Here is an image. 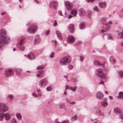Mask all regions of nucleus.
<instances>
[{"label": "nucleus", "mask_w": 123, "mask_h": 123, "mask_svg": "<svg viewBox=\"0 0 123 123\" xmlns=\"http://www.w3.org/2000/svg\"><path fill=\"white\" fill-rule=\"evenodd\" d=\"M34 1L36 2V3L39 4V2L37 0H34Z\"/></svg>", "instance_id": "nucleus-64"}, {"label": "nucleus", "mask_w": 123, "mask_h": 123, "mask_svg": "<svg viewBox=\"0 0 123 123\" xmlns=\"http://www.w3.org/2000/svg\"><path fill=\"white\" fill-rule=\"evenodd\" d=\"M16 73L18 74L19 75L22 72V70L20 69H17L15 70Z\"/></svg>", "instance_id": "nucleus-28"}, {"label": "nucleus", "mask_w": 123, "mask_h": 123, "mask_svg": "<svg viewBox=\"0 0 123 123\" xmlns=\"http://www.w3.org/2000/svg\"><path fill=\"white\" fill-rule=\"evenodd\" d=\"M79 15L80 16H84L85 12L84 10L82 8H80L79 9Z\"/></svg>", "instance_id": "nucleus-14"}, {"label": "nucleus", "mask_w": 123, "mask_h": 123, "mask_svg": "<svg viewBox=\"0 0 123 123\" xmlns=\"http://www.w3.org/2000/svg\"><path fill=\"white\" fill-rule=\"evenodd\" d=\"M65 5L67 9L68 10H69L71 9L73 7L72 4L70 2L68 1L65 2Z\"/></svg>", "instance_id": "nucleus-8"}, {"label": "nucleus", "mask_w": 123, "mask_h": 123, "mask_svg": "<svg viewBox=\"0 0 123 123\" xmlns=\"http://www.w3.org/2000/svg\"><path fill=\"white\" fill-rule=\"evenodd\" d=\"M60 108L62 109H64L65 110H67V107L65 104L63 103L61 104L59 106Z\"/></svg>", "instance_id": "nucleus-26"}, {"label": "nucleus", "mask_w": 123, "mask_h": 123, "mask_svg": "<svg viewBox=\"0 0 123 123\" xmlns=\"http://www.w3.org/2000/svg\"><path fill=\"white\" fill-rule=\"evenodd\" d=\"M52 41L54 43L55 47L56 46L57 41L56 40H52Z\"/></svg>", "instance_id": "nucleus-55"}, {"label": "nucleus", "mask_w": 123, "mask_h": 123, "mask_svg": "<svg viewBox=\"0 0 123 123\" xmlns=\"http://www.w3.org/2000/svg\"><path fill=\"white\" fill-rule=\"evenodd\" d=\"M4 118V113L0 112V121H2Z\"/></svg>", "instance_id": "nucleus-32"}, {"label": "nucleus", "mask_w": 123, "mask_h": 123, "mask_svg": "<svg viewBox=\"0 0 123 123\" xmlns=\"http://www.w3.org/2000/svg\"><path fill=\"white\" fill-rule=\"evenodd\" d=\"M99 84H102L104 85V82L102 81H101L99 83Z\"/></svg>", "instance_id": "nucleus-60"}, {"label": "nucleus", "mask_w": 123, "mask_h": 123, "mask_svg": "<svg viewBox=\"0 0 123 123\" xmlns=\"http://www.w3.org/2000/svg\"><path fill=\"white\" fill-rule=\"evenodd\" d=\"M49 33H50V31L49 30H48V31H47L46 32V33L47 35H48L49 34Z\"/></svg>", "instance_id": "nucleus-59"}, {"label": "nucleus", "mask_w": 123, "mask_h": 123, "mask_svg": "<svg viewBox=\"0 0 123 123\" xmlns=\"http://www.w3.org/2000/svg\"><path fill=\"white\" fill-rule=\"evenodd\" d=\"M108 105V103L106 101H102L101 104V105L104 107H106Z\"/></svg>", "instance_id": "nucleus-25"}, {"label": "nucleus", "mask_w": 123, "mask_h": 123, "mask_svg": "<svg viewBox=\"0 0 123 123\" xmlns=\"http://www.w3.org/2000/svg\"><path fill=\"white\" fill-rule=\"evenodd\" d=\"M7 97L10 100H11L14 98V97L12 95L9 94L8 95Z\"/></svg>", "instance_id": "nucleus-34"}, {"label": "nucleus", "mask_w": 123, "mask_h": 123, "mask_svg": "<svg viewBox=\"0 0 123 123\" xmlns=\"http://www.w3.org/2000/svg\"><path fill=\"white\" fill-rule=\"evenodd\" d=\"M53 25L54 26H56L57 25V22L56 20H55L54 22L53 23Z\"/></svg>", "instance_id": "nucleus-49"}, {"label": "nucleus", "mask_w": 123, "mask_h": 123, "mask_svg": "<svg viewBox=\"0 0 123 123\" xmlns=\"http://www.w3.org/2000/svg\"><path fill=\"white\" fill-rule=\"evenodd\" d=\"M55 53L53 52L50 55V57L51 58H53L54 57V56Z\"/></svg>", "instance_id": "nucleus-47"}, {"label": "nucleus", "mask_w": 123, "mask_h": 123, "mask_svg": "<svg viewBox=\"0 0 123 123\" xmlns=\"http://www.w3.org/2000/svg\"><path fill=\"white\" fill-rule=\"evenodd\" d=\"M44 68V67L42 65L38 66L37 67V70L42 69Z\"/></svg>", "instance_id": "nucleus-43"}, {"label": "nucleus", "mask_w": 123, "mask_h": 123, "mask_svg": "<svg viewBox=\"0 0 123 123\" xmlns=\"http://www.w3.org/2000/svg\"><path fill=\"white\" fill-rule=\"evenodd\" d=\"M56 33L57 36V37L60 40H62V34L61 33L60 31H56Z\"/></svg>", "instance_id": "nucleus-21"}, {"label": "nucleus", "mask_w": 123, "mask_h": 123, "mask_svg": "<svg viewBox=\"0 0 123 123\" xmlns=\"http://www.w3.org/2000/svg\"><path fill=\"white\" fill-rule=\"evenodd\" d=\"M58 3L57 1L55 0H53L49 4V7L51 8L54 7L56 9V6L57 5Z\"/></svg>", "instance_id": "nucleus-9"}, {"label": "nucleus", "mask_w": 123, "mask_h": 123, "mask_svg": "<svg viewBox=\"0 0 123 123\" xmlns=\"http://www.w3.org/2000/svg\"><path fill=\"white\" fill-rule=\"evenodd\" d=\"M110 61V62H115L116 60L115 59H113V57L112 56H111L109 59Z\"/></svg>", "instance_id": "nucleus-42"}, {"label": "nucleus", "mask_w": 123, "mask_h": 123, "mask_svg": "<svg viewBox=\"0 0 123 123\" xmlns=\"http://www.w3.org/2000/svg\"><path fill=\"white\" fill-rule=\"evenodd\" d=\"M71 61V57L67 56L62 58L60 60L59 63L62 65H66L69 64Z\"/></svg>", "instance_id": "nucleus-2"}, {"label": "nucleus", "mask_w": 123, "mask_h": 123, "mask_svg": "<svg viewBox=\"0 0 123 123\" xmlns=\"http://www.w3.org/2000/svg\"><path fill=\"white\" fill-rule=\"evenodd\" d=\"M77 118V116L76 115H75L72 118L71 120L72 121H74L76 120Z\"/></svg>", "instance_id": "nucleus-40"}, {"label": "nucleus", "mask_w": 123, "mask_h": 123, "mask_svg": "<svg viewBox=\"0 0 123 123\" xmlns=\"http://www.w3.org/2000/svg\"><path fill=\"white\" fill-rule=\"evenodd\" d=\"M100 7L105 8L106 6V3L105 2H100L98 3Z\"/></svg>", "instance_id": "nucleus-18"}, {"label": "nucleus", "mask_w": 123, "mask_h": 123, "mask_svg": "<svg viewBox=\"0 0 123 123\" xmlns=\"http://www.w3.org/2000/svg\"><path fill=\"white\" fill-rule=\"evenodd\" d=\"M117 98L120 99H123V92H120L119 93V95Z\"/></svg>", "instance_id": "nucleus-24"}, {"label": "nucleus", "mask_w": 123, "mask_h": 123, "mask_svg": "<svg viewBox=\"0 0 123 123\" xmlns=\"http://www.w3.org/2000/svg\"><path fill=\"white\" fill-rule=\"evenodd\" d=\"M118 38L120 39H121L123 38V31L119 33V36Z\"/></svg>", "instance_id": "nucleus-31"}, {"label": "nucleus", "mask_w": 123, "mask_h": 123, "mask_svg": "<svg viewBox=\"0 0 123 123\" xmlns=\"http://www.w3.org/2000/svg\"><path fill=\"white\" fill-rule=\"evenodd\" d=\"M74 16L73 15H68V18L69 19L70 18H72V17H73L74 16Z\"/></svg>", "instance_id": "nucleus-53"}, {"label": "nucleus", "mask_w": 123, "mask_h": 123, "mask_svg": "<svg viewBox=\"0 0 123 123\" xmlns=\"http://www.w3.org/2000/svg\"><path fill=\"white\" fill-rule=\"evenodd\" d=\"M96 74L99 77V75L102 74V69L98 68L97 69L95 72Z\"/></svg>", "instance_id": "nucleus-20"}, {"label": "nucleus", "mask_w": 123, "mask_h": 123, "mask_svg": "<svg viewBox=\"0 0 123 123\" xmlns=\"http://www.w3.org/2000/svg\"><path fill=\"white\" fill-rule=\"evenodd\" d=\"M110 26H108L107 27H106L105 28V30H101V32L103 33L105 32L106 31H108L110 29Z\"/></svg>", "instance_id": "nucleus-36"}, {"label": "nucleus", "mask_w": 123, "mask_h": 123, "mask_svg": "<svg viewBox=\"0 0 123 123\" xmlns=\"http://www.w3.org/2000/svg\"><path fill=\"white\" fill-rule=\"evenodd\" d=\"M68 28L70 32L72 33L74 30V26L73 24H71L69 25Z\"/></svg>", "instance_id": "nucleus-16"}, {"label": "nucleus", "mask_w": 123, "mask_h": 123, "mask_svg": "<svg viewBox=\"0 0 123 123\" xmlns=\"http://www.w3.org/2000/svg\"><path fill=\"white\" fill-rule=\"evenodd\" d=\"M93 9L94 11H96L97 12H99V10L98 9V7L96 6L94 7Z\"/></svg>", "instance_id": "nucleus-41"}, {"label": "nucleus", "mask_w": 123, "mask_h": 123, "mask_svg": "<svg viewBox=\"0 0 123 123\" xmlns=\"http://www.w3.org/2000/svg\"><path fill=\"white\" fill-rule=\"evenodd\" d=\"M46 90L48 91H51L52 90V88L50 87H47Z\"/></svg>", "instance_id": "nucleus-46"}, {"label": "nucleus", "mask_w": 123, "mask_h": 123, "mask_svg": "<svg viewBox=\"0 0 123 123\" xmlns=\"http://www.w3.org/2000/svg\"><path fill=\"white\" fill-rule=\"evenodd\" d=\"M73 81L74 82H76L77 81V80L76 78H74L73 79Z\"/></svg>", "instance_id": "nucleus-62"}, {"label": "nucleus", "mask_w": 123, "mask_h": 123, "mask_svg": "<svg viewBox=\"0 0 123 123\" xmlns=\"http://www.w3.org/2000/svg\"><path fill=\"white\" fill-rule=\"evenodd\" d=\"M77 87L76 86H75L74 87H70L68 88L69 89L71 90L73 92L75 91L77 89Z\"/></svg>", "instance_id": "nucleus-29"}, {"label": "nucleus", "mask_w": 123, "mask_h": 123, "mask_svg": "<svg viewBox=\"0 0 123 123\" xmlns=\"http://www.w3.org/2000/svg\"><path fill=\"white\" fill-rule=\"evenodd\" d=\"M96 96L98 99H102L103 98L104 95L101 92L98 91L96 93Z\"/></svg>", "instance_id": "nucleus-10"}, {"label": "nucleus", "mask_w": 123, "mask_h": 123, "mask_svg": "<svg viewBox=\"0 0 123 123\" xmlns=\"http://www.w3.org/2000/svg\"><path fill=\"white\" fill-rule=\"evenodd\" d=\"M32 95L34 97H37L38 95L36 94L35 93H33L32 94Z\"/></svg>", "instance_id": "nucleus-51"}, {"label": "nucleus", "mask_w": 123, "mask_h": 123, "mask_svg": "<svg viewBox=\"0 0 123 123\" xmlns=\"http://www.w3.org/2000/svg\"><path fill=\"white\" fill-rule=\"evenodd\" d=\"M14 70L11 68H8L6 70L5 75L6 77L8 78L12 75L14 74Z\"/></svg>", "instance_id": "nucleus-5"}, {"label": "nucleus", "mask_w": 123, "mask_h": 123, "mask_svg": "<svg viewBox=\"0 0 123 123\" xmlns=\"http://www.w3.org/2000/svg\"><path fill=\"white\" fill-rule=\"evenodd\" d=\"M43 72V70H40L38 71L36 73V76L38 77L40 75H42V73Z\"/></svg>", "instance_id": "nucleus-27"}, {"label": "nucleus", "mask_w": 123, "mask_h": 123, "mask_svg": "<svg viewBox=\"0 0 123 123\" xmlns=\"http://www.w3.org/2000/svg\"><path fill=\"white\" fill-rule=\"evenodd\" d=\"M94 64L95 66L97 67L103 66V67H104V64H101L99 61L97 60H95L94 62Z\"/></svg>", "instance_id": "nucleus-12"}, {"label": "nucleus", "mask_w": 123, "mask_h": 123, "mask_svg": "<svg viewBox=\"0 0 123 123\" xmlns=\"http://www.w3.org/2000/svg\"><path fill=\"white\" fill-rule=\"evenodd\" d=\"M114 110L115 112L117 114H119L121 112V111L119 108L118 107L114 108Z\"/></svg>", "instance_id": "nucleus-22"}, {"label": "nucleus", "mask_w": 123, "mask_h": 123, "mask_svg": "<svg viewBox=\"0 0 123 123\" xmlns=\"http://www.w3.org/2000/svg\"><path fill=\"white\" fill-rule=\"evenodd\" d=\"M67 102L68 103H69L70 102V101L68 99V98H67Z\"/></svg>", "instance_id": "nucleus-63"}, {"label": "nucleus", "mask_w": 123, "mask_h": 123, "mask_svg": "<svg viewBox=\"0 0 123 123\" xmlns=\"http://www.w3.org/2000/svg\"><path fill=\"white\" fill-rule=\"evenodd\" d=\"M27 57L30 60L34 59L35 58V55L34 54L32 53L29 54L27 56Z\"/></svg>", "instance_id": "nucleus-15"}, {"label": "nucleus", "mask_w": 123, "mask_h": 123, "mask_svg": "<svg viewBox=\"0 0 123 123\" xmlns=\"http://www.w3.org/2000/svg\"><path fill=\"white\" fill-rule=\"evenodd\" d=\"M16 116L17 118L19 120H21L22 119V117L19 114H17L16 115Z\"/></svg>", "instance_id": "nucleus-37"}, {"label": "nucleus", "mask_w": 123, "mask_h": 123, "mask_svg": "<svg viewBox=\"0 0 123 123\" xmlns=\"http://www.w3.org/2000/svg\"><path fill=\"white\" fill-rule=\"evenodd\" d=\"M86 23L84 22H82L80 23L79 24V28L81 29H84L85 28Z\"/></svg>", "instance_id": "nucleus-19"}, {"label": "nucleus", "mask_w": 123, "mask_h": 123, "mask_svg": "<svg viewBox=\"0 0 123 123\" xmlns=\"http://www.w3.org/2000/svg\"><path fill=\"white\" fill-rule=\"evenodd\" d=\"M112 22L111 21H109L108 22L106 23H103V25H109V24H112Z\"/></svg>", "instance_id": "nucleus-44"}, {"label": "nucleus", "mask_w": 123, "mask_h": 123, "mask_svg": "<svg viewBox=\"0 0 123 123\" xmlns=\"http://www.w3.org/2000/svg\"><path fill=\"white\" fill-rule=\"evenodd\" d=\"M41 42V40L39 36H36V38L35 39L34 43L35 44L39 43Z\"/></svg>", "instance_id": "nucleus-17"}, {"label": "nucleus", "mask_w": 123, "mask_h": 123, "mask_svg": "<svg viewBox=\"0 0 123 123\" xmlns=\"http://www.w3.org/2000/svg\"><path fill=\"white\" fill-rule=\"evenodd\" d=\"M67 42L69 43H73L75 41V38L73 36H70L68 37Z\"/></svg>", "instance_id": "nucleus-11"}, {"label": "nucleus", "mask_w": 123, "mask_h": 123, "mask_svg": "<svg viewBox=\"0 0 123 123\" xmlns=\"http://www.w3.org/2000/svg\"><path fill=\"white\" fill-rule=\"evenodd\" d=\"M96 113L98 115L100 116H102L104 115L103 113L101 112V110L99 109L97 110L96 111Z\"/></svg>", "instance_id": "nucleus-30"}, {"label": "nucleus", "mask_w": 123, "mask_h": 123, "mask_svg": "<svg viewBox=\"0 0 123 123\" xmlns=\"http://www.w3.org/2000/svg\"><path fill=\"white\" fill-rule=\"evenodd\" d=\"M75 103V101H73L72 102H70V103L69 104H74Z\"/></svg>", "instance_id": "nucleus-58"}, {"label": "nucleus", "mask_w": 123, "mask_h": 123, "mask_svg": "<svg viewBox=\"0 0 123 123\" xmlns=\"http://www.w3.org/2000/svg\"><path fill=\"white\" fill-rule=\"evenodd\" d=\"M119 76L121 78H123V71H120L119 72Z\"/></svg>", "instance_id": "nucleus-39"}, {"label": "nucleus", "mask_w": 123, "mask_h": 123, "mask_svg": "<svg viewBox=\"0 0 123 123\" xmlns=\"http://www.w3.org/2000/svg\"><path fill=\"white\" fill-rule=\"evenodd\" d=\"M99 77L102 79H104L106 78V75L105 74H103L102 73V74L99 75Z\"/></svg>", "instance_id": "nucleus-33"}, {"label": "nucleus", "mask_w": 123, "mask_h": 123, "mask_svg": "<svg viewBox=\"0 0 123 123\" xmlns=\"http://www.w3.org/2000/svg\"><path fill=\"white\" fill-rule=\"evenodd\" d=\"M80 61H82L84 59V57H83L82 56H80Z\"/></svg>", "instance_id": "nucleus-54"}, {"label": "nucleus", "mask_w": 123, "mask_h": 123, "mask_svg": "<svg viewBox=\"0 0 123 123\" xmlns=\"http://www.w3.org/2000/svg\"><path fill=\"white\" fill-rule=\"evenodd\" d=\"M11 122L12 123H16V121L14 118L12 119V120Z\"/></svg>", "instance_id": "nucleus-48"}, {"label": "nucleus", "mask_w": 123, "mask_h": 123, "mask_svg": "<svg viewBox=\"0 0 123 123\" xmlns=\"http://www.w3.org/2000/svg\"><path fill=\"white\" fill-rule=\"evenodd\" d=\"M37 26L35 24H32L29 26L28 29V32L30 33L34 34L37 30Z\"/></svg>", "instance_id": "nucleus-4"}, {"label": "nucleus", "mask_w": 123, "mask_h": 123, "mask_svg": "<svg viewBox=\"0 0 123 123\" xmlns=\"http://www.w3.org/2000/svg\"><path fill=\"white\" fill-rule=\"evenodd\" d=\"M71 14L75 16L77 14V10L75 9H72L71 12Z\"/></svg>", "instance_id": "nucleus-23"}, {"label": "nucleus", "mask_w": 123, "mask_h": 123, "mask_svg": "<svg viewBox=\"0 0 123 123\" xmlns=\"http://www.w3.org/2000/svg\"><path fill=\"white\" fill-rule=\"evenodd\" d=\"M1 30H0V48L3 46V44L10 42L9 38L7 36L6 31H2Z\"/></svg>", "instance_id": "nucleus-1"}, {"label": "nucleus", "mask_w": 123, "mask_h": 123, "mask_svg": "<svg viewBox=\"0 0 123 123\" xmlns=\"http://www.w3.org/2000/svg\"><path fill=\"white\" fill-rule=\"evenodd\" d=\"M95 0H86V1L87 2H91L93 3V2Z\"/></svg>", "instance_id": "nucleus-52"}, {"label": "nucleus", "mask_w": 123, "mask_h": 123, "mask_svg": "<svg viewBox=\"0 0 123 123\" xmlns=\"http://www.w3.org/2000/svg\"><path fill=\"white\" fill-rule=\"evenodd\" d=\"M106 18H103L101 19V20L102 22H103L106 21Z\"/></svg>", "instance_id": "nucleus-45"}, {"label": "nucleus", "mask_w": 123, "mask_h": 123, "mask_svg": "<svg viewBox=\"0 0 123 123\" xmlns=\"http://www.w3.org/2000/svg\"><path fill=\"white\" fill-rule=\"evenodd\" d=\"M4 117L6 120L8 121L10 118L11 115L8 113H4Z\"/></svg>", "instance_id": "nucleus-13"}, {"label": "nucleus", "mask_w": 123, "mask_h": 123, "mask_svg": "<svg viewBox=\"0 0 123 123\" xmlns=\"http://www.w3.org/2000/svg\"><path fill=\"white\" fill-rule=\"evenodd\" d=\"M25 39V38L24 37H21L18 40V43H17V47L22 51L24 50L25 49L24 46L22 45Z\"/></svg>", "instance_id": "nucleus-3"}, {"label": "nucleus", "mask_w": 123, "mask_h": 123, "mask_svg": "<svg viewBox=\"0 0 123 123\" xmlns=\"http://www.w3.org/2000/svg\"><path fill=\"white\" fill-rule=\"evenodd\" d=\"M68 68L69 69H72V67L70 65H68Z\"/></svg>", "instance_id": "nucleus-61"}, {"label": "nucleus", "mask_w": 123, "mask_h": 123, "mask_svg": "<svg viewBox=\"0 0 123 123\" xmlns=\"http://www.w3.org/2000/svg\"><path fill=\"white\" fill-rule=\"evenodd\" d=\"M48 84V81L47 79L45 78L40 80L39 82V85L42 87L43 86H45Z\"/></svg>", "instance_id": "nucleus-6"}, {"label": "nucleus", "mask_w": 123, "mask_h": 123, "mask_svg": "<svg viewBox=\"0 0 123 123\" xmlns=\"http://www.w3.org/2000/svg\"><path fill=\"white\" fill-rule=\"evenodd\" d=\"M8 108V107L4 103H2L0 109V112H5L7 111Z\"/></svg>", "instance_id": "nucleus-7"}, {"label": "nucleus", "mask_w": 123, "mask_h": 123, "mask_svg": "<svg viewBox=\"0 0 123 123\" xmlns=\"http://www.w3.org/2000/svg\"><path fill=\"white\" fill-rule=\"evenodd\" d=\"M58 14L62 16V12L61 11H59Z\"/></svg>", "instance_id": "nucleus-57"}, {"label": "nucleus", "mask_w": 123, "mask_h": 123, "mask_svg": "<svg viewBox=\"0 0 123 123\" xmlns=\"http://www.w3.org/2000/svg\"><path fill=\"white\" fill-rule=\"evenodd\" d=\"M37 92L38 95H40L41 94V92L39 90H37Z\"/></svg>", "instance_id": "nucleus-56"}, {"label": "nucleus", "mask_w": 123, "mask_h": 123, "mask_svg": "<svg viewBox=\"0 0 123 123\" xmlns=\"http://www.w3.org/2000/svg\"><path fill=\"white\" fill-rule=\"evenodd\" d=\"M68 121H63L62 122H59L57 120H55L54 121V123H68Z\"/></svg>", "instance_id": "nucleus-35"}, {"label": "nucleus", "mask_w": 123, "mask_h": 123, "mask_svg": "<svg viewBox=\"0 0 123 123\" xmlns=\"http://www.w3.org/2000/svg\"><path fill=\"white\" fill-rule=\"evenodd\" d=\"M106 35L107 36H108V38H107V39H109V40H111V39H112L113 38L112 36L111 35H109L108 34H105L103 35V37L105 35Z\"/></svg>", "instance_id": "nucleus-38"}, {"label": "nucleus", "mask_w": 123, "mask_h": 123, "mask_svg": "<svg viewBox=\"0 0 123 123\" xmlns=\"http://www.w3.org/2000/svg\"><path fill=\"white\" fill-rule=\"evenodd\" d=\"M119 117L121 119H123V114H121L119 115Z\"/></svg>", "instance_id": "nucleus-50"}]
</instances>
